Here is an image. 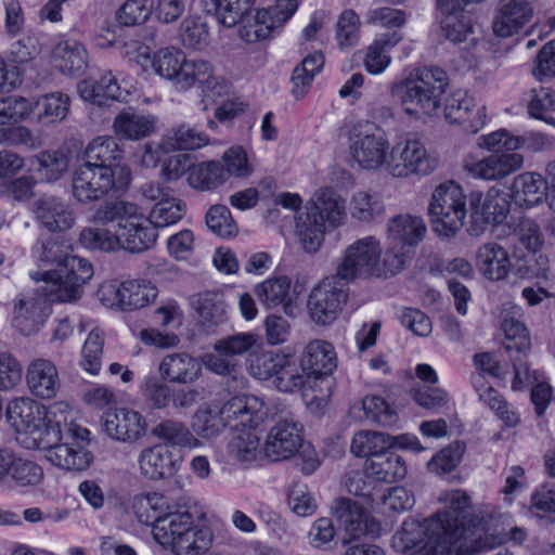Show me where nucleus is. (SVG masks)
Instances as JSON below:
<instances>
[{
  "mask_svg": "<svg viewBox=\"0 0 555 555\" xmlns=\"http://www.w3.org/2000/svg\"><path fill=\"white\" fill-rule=\"evenodd\" d=\"M337 367V353L334 346L324 339L309 341L302 351L301 369L315 376L331 375Z\"/></svg>",
  "mask_w": 555,
  "mask_h": 555,
  "instance_id": "35",
  "label": "nucleus"
},
{
  "mask_svg": "<svg viewBox=\"0 0 555 555\" xmlns=\"http://www.w3.org/2000/svg\"><path fill=\"white\" fill-rule=\"evenodd\" d=\"M104 341V332L95 327L90 331L82 345L80 366L91 375H96L101 370Z\"/></svg>",
  "mask_w": 555,
  "mask_h": 555,
  "instance_id": "61",
  "label": "nucleus"
},
{
  "mask_svg": "<svg viewBox=\"0 0 555 555\" xmlns=\"http://www.w3.org/2000/svg\"><path fill=\"white\" fill-rule=\"evenodd\" d=\"M153 9L152 0H126L116 11L115 17L121 26H140L149 21Z\"/></svg>",
  "mask_w": 555,
  "mask_h": 555,
  "instance_id": "63",
  "label": "nucleus"
},
{
  "mask_svg": "<svg viewBox=\"0 0 555 555\" xmlns=\"http://www.w3.org/2000/svg\"><path fill=\"white\" fill-rule=\"evenodd\" d=\"M155 285L145 281L128 280L122 282L121 309L135 310L150 305L157 297Z\"/></svg>",
  "mask_w": 555,
  "mask_h": 555,
  "instance_id": "52",
  "label": "nucleus"
},
{
  "mask_svg": "<svg viewBox=\"0 0 555 555\" xmlns=\"http://www.w3.org/2000/svg\"><path fill=\"white\" fill-rule=\"evenodd\" d=\"M331 511L339 520L345 532L353 539L363 535L375 537L379 532V524L351 499H336Z\"/></svg>",
  "mask_w": 555,
  "mask_h": 555,
  "instance_id": "21",
  "label": "nucleus"
},
{
  "mask_svg": "<svg viewBox=\"0 0 555 555\" xmlns=\"http://www.w3.org/2000/svg\"><path fill=\"white\" fill-rule=\"evenodd\" d=\"M50 302H53L44 285L42 292L28 291L18 294L11 302V324L22 335L30 336L38 333L51 314Z\"/></svg>",
  "mask_w": 555,
  "mask_h": 555,
  "instance_id": "13",
  "label": "nucleus"
},
{
  "mask_svg": "<svg viewBox=\"0 0 555 555\" xmlns=\"http://www.w3.org/2000/svg\"><path fill=\"white\" fill-rule=\"evenodd\" d=\"M306 215L326 227L337 228L346 220L345 201L335 190L322 188L314 193L310 204L307 205Z\"/></svg>",
  "mask_w": 555,
  "mask_h": 555,
  "instance_id": "28",
  "label": "nucleus"
},
{
  "mask_svg": "<svg viewBox=\"0 0 555 555\" xmlns=\"http://www.w3.org/2000/svg\"><path fill=\"white\" fill-rule=\"evenodd\" d=\"M225 427L235 430L258 428L268 415L264 403L255 396H236L218 410Z\"/></svg>",
  "mask_w": 555,
  "mask_h": 555,
  "instance_id": "18",
  "label": "nucleus"
},
{
  "mask_svg": "<svg viewBox=\"0 0 555 555\" xmlns=\"http://www.w3.org/2000/svg\"><path fill=\"white\" fill-rule=\"evenodd\" d=\"M511 194L516 205L531 208L547 199L546 182L538 172H522L514 178Z\"/></svg>",
  "mask_w": 555,
  "mask_h": 555,
  "instance_id": "37",
  "label": "nucleus"
},
{
  "mask_svg": "<svg viewBox=\"0 0 555 555\" xmlns=\"http://www.w3.org/2000/svg\"><path fill=\"white\" fill-rule=\"evenodd\" d=\"M212 537L211 529L195 525L188 511L168 516L155 530V541L175 555H202L211 546Z\"/></svg>",
  "mask_w": 555,
  "mask_h": 555,
  "instance_id": "5",
  "label": "nucleus"
},
{
  "mask_svg": "<svg viewBox=\"0 0 555 555\" xmlns=\"http://www.w3.org/2000/svg\"><path fill=\"white\" fill-rule=\"evenodd\" d=\"M138 464L141 474L151 480L171 477L179 467L172 452L163 444L144 448L138 456Z\"/></svg>",
  "mask_w": 555,
  "mask_h": 555,
  "instance_id": "33",
  "label": "nucleus"
},
{
  "mask_svg": "<svg viewBox=\"0 0 555 555\" xmlns=\"http://www.w3.org/2000/svg\"><path fill=\"white\" fill-rule=\"evenodd\" d=\"M197 88L204 100H215L229 93L230 82L216 73L214 65L203 59L185 57L176 90Z\"/></svg>",
  "mask_w": 555,
  "mask_h": 555,
  "instance_id": "14",
  "label": "nucleus"
},
{
  "mask_svg": "<svg viewBox=\"0 0 555 555\" xmlns=\"http://www.w3.org/2000/svg\"><path fill=\"white\" fill-rule=\"evenodd\" d=\"M80 96L85 101L98 105L104 104L106 100H122L120 87L111 72H107L99 80L87 79L78 85Z\"/></svg>",
  "mask_w": 555,
  "mask_h": 555,
  "instance_id": "46",
  "label": "nucleus"
},
{
  "mask_svg": "<svg viewBox=\"0 0 555 555\" xmlns=\"http://www.w3.org/2000/svg\"><path fill=\"white\" fill-rule=\"evenodd\" d=\"M151 434L165 442L167 448L179 447L186 449H197L202 447V441L191 431L182 422L176 420H164L156 424Z\"/></svg>",
  "mask_w": 555,
  "mask_h": 555,
  "instance_id": "42",
  "label": "nucleus"
},
{
  "mask_svg": "<svg viewBox=\"0 0 555 555\" xmlns=\"http://www.w3.org/2000/svg\"><path fill=\"white\" fill-rule=\"evenodd\" d=\"M240 430L242 433L234 437L229 446L230 454L242 463L256 461L261 454V443L257 428Z\"/></svg>",
  "mask_w": 555,
  "mask_h": 555,
  "instance_id": "59",
  "label": "nucleus"
},
{
  "mask_svg": "<svg viewBox=\"0 0 555 555\" xmlns=\"http://www.w3.org/2000/svg\"><path fill=\"white\" fill-rule=\"evenodd\" d=\"M427 228L423 218L413 215H398L387 224V237L392 244L416 246L425 237Z\"/></svg>",
  "mask_w": 555,
  "mask_h": 555,
  "instance_id": "39",
  "label": "nucleus"
},
{
  "mask_svg": "<svg viewBox=\"0 0 555 555\" xmlns=\"http://www.w3.org/2000/svg\"><path fill=\"white\" fill-rule=\"evenodd\" d=\"M93 220L102 224L116 221L121 248L131 253L150 249L158 236L156 227L130 202L106 201L96 208Z\"/></svg>",
  "mask_w": 555,
  "mask_h": 555,
  "instance_id": "4",
  "label": "nucleus"
},
{
  "mask_svg": "<svg viewBox=\"0 0 555 555\" xmlns=\"http://www.w3.org/2000/svg\"><path fill=\"white\" fill-rule=\"evenodd\" d=\"M131 181L130 168L109 171L105 167L80 162L72 175V194L81 204L100 201L112 191H124Z\"/></svg>",
  "mask_w": 555,
  "mask_h": 555,
  "instance_id": "8",
  "label": "nucleus"
},
{
  "mask_svg": "<svg viewBox=\"0 0 555 555\" xmlns=\"http://www.w3.org/2000/svg\"><path fill=\"white\" fill-rule=\"evenodd\" d=\"M132 509L142 524H152V533L155 538L156 526L171 515H179L181 512L175 511L169 499L162 493L152 492L134 496Z\"/></svg>",
  "mask_w": 555,
  "mask_h": 555,
  "instance_id": "34",
  "label": "nucleus"
},
{
  "mask_svg": "<svg viewBox=\"0 0 555 555\" xmlns=\"http://www.w3.org/2000/svg\"><path fill=\"white\" fill-rule=\"evenodd\" d=\"M34 214L41 227L50 232H62L75 223L70 207L55 196H42L34 203Z\"/></svg>",
  "mask_w": 555,
  "mask_h": 555,
  "instance_id": "29",
  "label": "nucleus"
},
{
  "mask_svg": "<svg viewBox=\"0 0 555 555\" xmlns=\"http://www.w3.org/2000/svg\"><path fill=\"white\" fill-rule=\"evenodd\" d=\"M102 429L115 441L134 443L145 436L147 422L140 412L121 408L103 414Z\"/></svg>",
  "mask_w": 555,
  "mask_h": 555,
  "instance_id": "20",
  "label": "nucleus"
},
{
  "mask_svg": "<svg viewBox=\"0 0 555 555\" xmlns=\"http://www.w3.org/2000/svg\"><path fill=\"white\" fill-rule=\"evenodd\" d=\"M292 280L288 276L280 275L266 279L255 287L261 306L266 309L282 307L288 317H294V300L292 295Z\"/></svg>",
  "mask_w": 555,
  "mask_h": 555,
  "instance_id": "32",
  "label": "nucleus"
},
{
  "mask_svg": "<svg viewBox=\"0 0 555 555\" xmlns=\"http://www.w3.org/2000/svg\"><path fill=\"white\" fill-rule=\"evenodd\" d=\"M68 406L61 402L49 409L30 397H17L9 401L5 416L16 433V441L27 450L49 446L55 441L54 427L66 417L59 418Z\"/></svg>",
  "mask_w": 555,
  "mask_h": 555,
  "instance_id": "2",
  "label": "nucleus"
},
{
  "mask_svg": "<svg viewBox=\"0 0 555 555\" xmlns=\"http://www.w3.org/2000/svg\"><path fill=\"white\" fill-rule=\"evenodd\" d=\"M466 215V196L460 184L444 181L434 189L428 216L433 231L438 236L450 238L456 235L464 225Z\"/></svg>",
  "mask_w": 555,
  "mask_h": 555,
  "instance_id": "7",
  "label": "nucleus"
},
{
  "mask_svg": "<svg viewBox=\"0 0 555 555\" xmlns=\"http://www.w3.org/2000/svg\"><path fill=\"white\" fill-rule=\"evenodd\" d=\"M208 143V138L202 131L181 124L170 129L164 138V146L167 150H197Z\"/></svg>",
  "mask_w": 555,
  "mask_h": 555,
  "instance_id": "55",
  "label": "nucleus"
},
{
  "mask_svg": "<svg viewBox=\"0 0 555 555\" xmlns=\"http://www.w3.org/2000/svg\"><path fill=\"white\" fill-rule=\"evenodd\" d=\"M492 153L478 158L468 155L463 160L466 175L476 180L499 182L524 167V156L515 151L504 149L491 150Z\"/></svg>",
  "mask_w": 555,
  "mask_h": 555,
  "instance_id": "15",
  "label": "nucleus"
},
{
  "mask_svg": "<svg viewBox=\"0 0 555 555\" xmlns=\"http://www.w3.org/2000/svg\"><path fill=\"white\" fill-rule=\"evenodd\" d=\"M439 166L438 158L414 134H406L390 149L387 173L393 178L426 177Z\"/></svg>",
  "mask_w": 555,
  "mask_h": 555,
  "instance_id": "10",
  "label": "nucleus"
},
{
  "mask_svg": "<svg viewBox=\"0 0 555 555\" xmlns=\"http://www.w3.org/2000/svg\"><path fill=\"white\" fill-rule=\"evenodd\" d=\"M55 441L49 446L38 447L44 451L47 460L54 466L68 472L86 470L93 461L92 453L85 444L63 440L62 423L54 427Z\"/></svg>",
  "mask_w": 555,
  "mask_h": 555,
  "instance_id": "17",
  "label": "nucleus"
},
{
  "mask_svg": "<svg viewBox=\"0 0 555 555\" xmlns=\"http://www.w3.org/2000/svg\"><path fill=\"white\" fill-rule=\"evenodd\" d=\"M189 301L203 324L215 325L225 320V302L222 293L218 291L197 293L192 295Z\"/></svg>",
  "mask_w": 555,
  "mask_h": 555,
  "instance_id": "44",
  "label": "nucleus"
},
{
  "mask_svg": "<svg viewBox=\"0 0 555 555\" xmlns=\"http://www.w3.org/2000/svg\"><path fill=\"white\" fill-rule=\"evenodd\" d=\"M468 201L472 220L480 228L490 223H501L511 206L508 195L496 188H490L486 194L473 192Z\"/></svg>",
  "mask_w": 555,
  "mask_h": 555,
  "instance_id": "23",
  "label": "nucleus"
},
{
  "mask_svg": "<svg viewBox=\"0 0 555 555\" xmlns=\"http://www.w3.org/2000/svg\"><path fill=\"white\" fill-rule=\"evenodd\" d=\"M281 0L271 8L257 10L254 15L248 13L240 21L242 23L238 34L241 39L248 43L267 40L279 30L294 14V7H287Z\"/></svg>",
  "mask_w": 555,
  "mask_h": 555,
  "instance_id": "16",
  "label": "nucleus"
},
{
  "mask_svg": "<svg viewBox=\"0 0 555 555\" xmlns=\"http://www.w3.org/2000/svg\"><path fill=\"white\" fill-rule=\"evenodd\" d=\"M383 247L380 241L367 235L356 240L344 251L341 262L337 266L338 278L346 282L356 279L380 276Z\"/></svg>",
  "mask_w": 555,
  "mask_h": 555,
  "instance_id": "11",
  "label": "nucleus"
},
{
  "mask_svg": "<svg viewBox=\"0 0 555 555\" xmlns=\"http://www.w3.org/2000/svg\"><path fill=\"white\" fill-rule=\"evenodd\" d=\"M179 39L190 50H204L209 43V27L205 17L189 15L179 27Z\"/></svg>",
  "mask_w": 555,
  "mask_h": 555,
  "instance_id": "50",
  "label": "nucleus"
},
{
  "mask_svg": "<svg viewBox=\"0 0 555 555\" xmlns=\"http://www.w3.org/2000/svg\"><path fill=\"white\" fill-rule=\"evenodd\" d=\"M158 372L169 383L192 384L202 375V363L188 352H172L162 359Z\"/></svg>",
  "mask_w": 555,
  "mask_h": 555,
  "instance_id": "31",
  "label": "nucleus"
},
{
  "mask_svg": "<svg viewBox=\"0 0 555 555\" xmlns=\"http://www.w3.org/2000/svg\"><path fill=\"white\" fill-rule=\"evenodd\" d=\"M348 211L360 223H371L385 212L383 201L375 194L358 191L350 197Z\"/></svg>",
  "mask_w": 555,
  "mask_h": 555,
  "instance_id": "49",
  "label": "nucleus"
},
{
  "mask_svg": "<svg viewBox=\"0 0 555 555\" xmlns=\"http://www.w3.org/2000/svg\"><path fill=\"white\" fill-rule=\"evenodd\" d=\"M113 128L117 137L124 140L139 141L155 132L156 118L131 108L122 109L115 117Z\"/></svg>",
  "mask_w": 555,
  "mask_h": 555,
  "instance_id": "38",
  "label": "nucleus"
},
{
  "mask_svg": "<svg viewBox=\"0 0 555 555\" xmlns=\"http://www.w3.org/2000/svg\"><path fill=\"white\" fill-rule=\"evenodd\" d=\"M475 262L479 273L494 282L506 280L512 268L508 251L495 242L480 245Z\"/></svg>",
  "mask_w": 555,
  "mask_h": 555,
  "instance_id": "30",
  "label": "nucleus"
},
{
  "mask_svg": "<svg viewBox=\"0 0 555 555\" xmlns=\"http://www.w3.org/2000/svg\"><path fill=\"white\" fill-rule=\"evenodd\" d=\"M225 428L218 410L208 404L201 405L192 416L191 431L199 439H212Z\"/></svg>",
  "mask_w": 555,
  "mask_h": 555,
  "instance_id": "54",
  "label": "nucleus"
},
{
  "mask_svg": "<svg viewBox=\"0 0 555 555\" xmlns=\"http://www.w3.org/2000/svg\"><path fill=\"white\" fill-rule=\"evenodd\" d=\"M527 107L530 117L555 127V118L547 115L555 112V93L551 89L541 87L531 90Z\"/></svg>",
  "mask_w": 555,
  "mask_h": 555,
  "instance_id": "64",
  "label": "nucleus"
},
{
  "mask_svg": "<svg viewBox=\"0 0 555 555\" xmlns=\"http://www.w3.org/2000/svg\"><path fill=\"white\" fill-rule=\"evenodd\" d=\"M324 65V56L321 52L308 54L298 65L292 76L293 93L296 98L304 96L310 87L314 76L319 74Z\"/></svg>",
  "mask_w": 555,
  "mask_h": 555,
  "instance_id": "57",
  "label": "nucleus"
},
{
  "mask_svg": "<svg viewBox=\"0 0 555 555\" xmlns=\"http://www.w3.org/2000/svg\"><path fill=\"white\" fill-rule=\"evenodd\" d=\"M390 149L386 133L373 122L361 121L349 130L348 151L350 157L363 170L384 169L387 172Z\"/></svg>",
  "mask_w": 555,
  "mask_h": 555,
  "instance_id": "9",
  "label": "nucleus"
},
{
  "mask_svg": "<svg viewBox=\"0 0 555 555\" xmlns=\"http://www.w3.org/2000/svg\"><path fill=\"white\" fill-rule=\"evenodd\" d=\"M54 66L64 74L80 73L87 64V51L76 40H64L55 44L52 51Z\"/></svg>",
  "mask_w": 555,
  "mask_h": 555,
  "instance_id": "45",
  "label": "nucleus"
},
{
  "mask_svg": "<svg viewBox=\"0 0 555 555\" xmlns=\"http://www.w3.org/2000/svg\"><path fill=\"white\" fill-rule=\"evenodd\" d=\"M185 57L180 49L173 47L158 49L153 54L147 47L139 46L137 49V62L143 68L150 65L158 77L169 81L175 88Z\"/></svg>",
  "mask_w": 555,
  "mask_h": 555,
  "instance_id": "24",
  "label": "nucleus"
},
{
  "mask_svg": "<svg viewBox=\"0 0 555 555\" xmlns=\"http://www.w3.org/2000/svg\"><path fill=\"white\" fill-rule=\"evenodd\" d=\"M82 246L91 250L114 251L121 248L120 234L118 229L113 232L107 228L89 227L85 228L79 235Z\"/></svg>",
  "mask_w": 555,
  "mask_h": 555,
  "instance_id": "58",
  "label": "nucleus"
},
{
  "mask_svg": "<svg viewBox=\"0 0 555 555\" xmlns=\"http://www.w3.org/2000/svg\"><path fill=\"white\" fill-rule=\"evenodd\" d=\"M25 379L30 393L40 399L54 398L61 388L57 366L46 358H35L28 363Z\"/></svg>",
  "mask_w": 555,
  "mask_h": 555,
  "instance_id": "27",
  "label": "nucleus"
},
{
  "mask_svg": "<svg viewBox=\"0 0 555 555\" xmlns=\"http://www.w3.org/2000/svg\"><path fill=\"white\" fill-rule=\"evenodd\" d=\"M364 470L367 477L377 481L395 482L406 476L408 466L402 456L384 451L375 457L367 459Z\"/></svg>",
  "mask_w": 555,
  "mask_h": 555,
  "instance_id": "40",
  "label": "nucleus"
},
{
  "mask_svg": "<svg viewBox=\"0 0 555 555\" xmlns=\"http://www.w3.org/2000/svg\"><path fill=\"white\" fill-rule=\"evenodd\" d=\"M225 182L223 165L216 160L192 164L188 183L198 191H210Z\"/></svg>",
  "mask_w": 555,
  "mask_h": 555,
  "instance_id": "47",
  "label": "nucleus"
},
{
  "mask_svg": "<svg viewBox=\"0 0 555 555\" xmlns=\"http://www.w3.org/2000/svg\"><path fill=\"white\" fill-rule=\"evenodd\" d=\"M285 363V353L262 348L248 357V372L258 379H269L274 376L279 366Z\"/></svg>",
  "mask_w": 555,
  "mask_h": 555,
  "instance_id": "56",
  "label": "nucleus"
},
{
  "mask_svg": "<svg viewBox=\"0 0 555 555\" xmlns=\"http://www.w3.org/2000/svg\"><path fill=\"white\" fill-rule=\"evenodd\" d=\"M444 509L418 521L406 519L393 534L392 547L402 555H473L491 550L505 537L490 531V519L468 515L470 498L460 489L440 494Z\"/></svg>",
  "mask_w": 555,
  "mask_h": 555,
  "instance_id": "1",
  "label": "nucleus"
},
{
  "mask_svg": "<svg viewBox=\"0 0 555 555\" xmlns=\"http://www.w3.org/2000/svg\"><path fill=\"white\" fill-rule=\"evenodd\" d=\"M447 86L444 70L438 67H422L413 70L406 78L392 82L389 92L399 100L406 115L420 117L437 112Z\"/></svg>",
  "mask_w": 555,
  "mask_h": 555,
  "instance_id": "3",
  "label": "nucleus"
},
{
  "mask_svg": "<svg viewBox=\"0 0 555 555\" xmlns=\"http://www.w3.org/2000/svg\"><path fill=\"white\" fill-rule=\"evenodd\" d=\"M398 33L383 34L378 36L365 51L363 65L372 75H379L385 72L391 62L390 50L401 41Z\"/></svg>",
  "mask_w": 555,
  "mask_h": 555,
  "instance_id": "43",
  "label": "nucleus"
},
{
  "mask_svg": "<svg viewBox=\"0 0 555 555\" xmlns=\"http://www.w3.org/2000/svg\"><path fill=\"white\" fill-rule=\"evenodd\" d=\"M348 282L338 274L322 280L308 297L307 309L310 319L318 325H328L340 314L348 299Z\"/></svg>",
  "mask_w": 555,
  "mask_h": 555,
  "instance_id": "12",
  "label": "nucleus"
},
{
  "mask_svg": "<svg viewBox=\"0 0 555 555\" xmlns=\"http://www.w3.org/2000/svg\"><path fill=\"white\" fill-rule=\"evenodd\" d=\"M525 145L534 152H542L553 149L555 140L547 134L534 131L518 137L506 129H499L478 138V146L485 150L504 149L516 152Z\"/></svg>",
  "mask_w": 555,
  "mask_h": 555,
  "instance_id": "25",
  "label": "nucleus"
},
{
  "mask_svg": "<svg viewBox=\"0 0 555 555\" xmlns=\"http://www.w3.org/2000/svg\"><path fill=\"white\" fill-rule=\"evenodd\" d=\"M218 341L220 349L227 351L234 361H237V357L244 354L249 356L263 347L260 335L251 332L236 333L221 338Z\"/></svg>",
  "mask_w": 555,
  "mask_h": 555,
  "instance_id": "62",
  "label": "nucleus"
},
{
  "mask_svg": "<svg viewBox=\"0 0 555 555\" xmlns=\"http://www.w3.org/2000/svg\"><path fill=\"white\" fill-rule=\"evenodd\" d=\"M44 478L43 468L35 461L14 453L9 479V488H30L39 486Z\"/></svg>",
  "mask_w": 555,
  "mask_h": 555,
  "instance_id": "51",
  "label": "nucleus"
},
{
  "mask_svg": "<svg viewBox=\"0 0 555 555\" xmlns=\"http://www.w3.org/2000/svg\"><path fill=\"white\" fill-rule=\"evenodd\" d=\"M388 434L361 430L353 435L350 450L358 457H375L387 451Z\"/></svg>",
  "mask_w": 555,
  "mask_h": 555,
  "instance_id": "60",
  "label": "nucleus"
},
{
  "mask_svg": "<svg viewBox=\"0 0 555 555\" xmlns=\"http://www.w3.org/2000/svg\"><path fill=\"white\" fill-rule=\"evenodd\" d=\"M535 0H500L492 23L493 33L507 38L518 33L533 17Z\"/></svg>",
  "mask_w": 555,
  "mask_h": 555,
  "instance_id": "26",
  "label": "nucleus"
},
{
  "mask_svg": "<svg viewBox=\"0 0 555 555\" xmlns=\"http://www.w3.org/2000/svg\"><path fill=\"white\" fill-rule=\"evenodd\" d=\"M350 415L359 421H371L382 426H393L398 422L397 412L379 396H366L350 408Z\"/></svg>",
  "mask_w": 555,
  "mask_h": 555,
  "instance_id": "41",
  "label": "nucleus"
},
{
  "mask_svg": "<svg viewBox=\"0 0 555 555\" xmlns=\"http://www.w3.org/2000/svg\"><path fill=\"white\" fill-rule=\"evenodd\" d=\"M34 281H43L52 301L73 302L82 295V286L92 278V264L85 258L66 253L59 267L43 273L30 274Z\"/></svg>",
  "mask_w": 555,
  "mask_h": 555,
  "instance_id": "6",
  "label": "nucleus"
},
{
  "mask_svg": "<svg viewBox=\"0 0 555 555\" xmlns=\"http://www.w3.org/2000/svg\"><path fill=\"white\" fill-rule=\"evenodd\" d=\"M444 117L450 124L460 125L465 132L475 134L486 125V107L477 104L466 90L459 89L448 96Z\"/></svg>",
  "mask_w": 555,
  "mask_h": 555,
  "instance_id": "19",
  "label": "nucleus"
},
{
  "mask_svg": "<svg viewBox=\"0 0 555 555\" xmlns=\"http://www.w3.org/2000/svg\"><path fill=\"white\" fill-rule=\"evenodd\" d=\"M302 441L301 425L293 418H284L276 422L270 429L263 450L273 461L285 460L302 447Z\"/></svg>",
  "mask_w": 555,
  "mask_h": 555,
  "instance_id": "22",
  "label": "nucleus"
},
{
  "mask_svg": "<svg viewBox=\"0 0 555 555\" xmlns=\"http://www.w3.org/2000/svg\"><path fill=\"white\" fill-rule=\"evenodd\" d=\"M504 332V347L513 356L526 357L531 349V339L525 324L514 317H506L502 322Z\"/></svg>",
  "mask_w": 555,
  "mask_h": 555,
  "instance_id": "53",
  "label": "nucleus"
},
{
  "mask_svg": "<svg viewBox=\"0 0 555 555\" xmlns=\"http://www.w3.org/2000/svg\"><path fill=\"white\" fill-rule=\"evenodd\" d=\"M122 150L113 137H98L85 149L81 162L91 163L92 166L105 167L109 171L119 168H129L121 163Z\"/></svg>",
  "mask_w": 555,
  "mask_h": 555,
  "instance_id": "36",
  "label": "nucleus"
},
{
  "mask_svg": "<svg viewBox=\"0 0 555 555\" xmlns=\"http://www.w3.org/2000/svg\"><path fill=\"white\" fill-rule=\"evenodd\" d=\"M37 109V121L43 125L64 120L69 112V96L61 92H52L33 102Z\"/></svg>",
  "mask_w": 555,
  "mask_h": 555,
  "instance_id": "48",
  "label": "nucleus"
}]
</instances>
